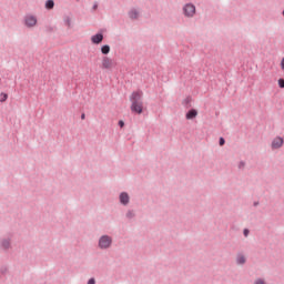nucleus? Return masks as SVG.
I'll return each mask as SVG.
<instances>
[{"label":"nucleus","mask_w":284,"mask_h":284,"mask_svg":"<svg viewBox=\"0 0 284 284\" xmlns=\"http://www.w3.org/2000/svg\"><path fill=\"white\" fill-rule=\"evenodd\" d=\"M143 91H134L131 97V112L143 114Z\"/></svg>","instance_id":"f257e3e1"},{"label":"nucleus","mask_w":284,"mask_h":284,"mask_svg":"<svg viewBox=\"0 0 284 284\" xmlns=\"http://www.w3.org/2000/svg\"><path fill=\"white\" fill-rule=\"evenodd\" d=\"M110 245H112V237L104 235L100 239L99 247H101V250H108Z\"/></svg>","instance_id":"f03ea898"},{"label":"nucleus","mask_w":284,"mask_h":284,"mask_svg":"<svg viewBox=\"0 0 284 284\" xmlns=\"http://www.w3.org/2000/svg\"><path fill=\"white\" fill-rule=\"evenodd\" d=\"M183 11L185 17H192L193 14H196V7H194V4L189 3L183 8Z\"/></svg>","instance_id":"7ed1b4c3"},{"label":"nucleus","mask_w":284,"mask_h":284,"mask_svg":"<svg viewBox=\"0 0 284 284\" xmlns=\"http://www.w3.org/2000/svg\"><path fill=\"white\" fill-rule=\"evenodd\" d=\"M112 59H110L109 57H103L102 58V62H101V68L102 70H110L112 69Z\"/></svg>","instance_id":"20e7f679"},{"label":"nucleus","mask_w":284,"mask_h":284,"mask_svg":"<svg viewBox=\"0 0 284 284\" xmlns=\"http://www.w3.org/2000/svg\"><path fill=\"white\" fill-rule=\"evenodd\" d=\"M283 143H284L283 138L277 136V138H275V139L272 141V149H273V150H278L280 148H283Z\"/></svg>","instance_id":"39448f33"},{"label":"nucleus","mask_w":284,"mask_h":284,"mask_svg":"<svg viewBox=\"0 0 284 284\" xmlns=\"http://www.w3.org/2000/svg\"><path fill=\"white\" fill-rule=\"evenodd\" d=\"M24 21L28 28H34L37 26V18L34 16H28Z\"/></svg>","instance_id":"423d86ee"},{"label":"nucleus","mask_w":284,"mask_h":284,"mask_svg":"<svg viewBox=\"0 0 284 284\" xmlns=\"http://www.w3.org/2000/svg\"><path fill=\"white\" fill-rule=\"evenodd\" d=\"M91 41L95 45H99V43H101L103 41V33H97L95 36H92Z\"/></svg>","instance_id":"0eeeda50"},{"label":"nucleus","mask_w":284,"mask_h":284,"mask_svg":"<svg viewBox=\"0 0 284 284\" xmlns=\"http://www.w3.org/2000/svg\"><path fill=\"white\" fill-rule=\"evenodd\" d=\"M120 202L122 203V205H128V203H130V195H128V193H121Z\"/></svg>","instance_id":"6e6552de"},{"label":"nucleus","mask_w":284,"mask_h":284,"mask_svg":"<svg viewBox=\"0 0 284 284\" xmlns=\"http://www.w3.org/2000/svg\"><path fill=\"white\" fill-rule=\"evenodd\" d=\"M197 115H199V112L195 109H193L186 113V119L187 120L196 119Z\"/></svg>","instance_id":"1a4fd4ad"},{"label":"nucleus","mask_w":284,"mask_h":284,"mask_svg":"<svg viewBox=\"0 0 284 284\" xmlns=\"http://www.w3.org/2000/svg\"><path fill=\"white\" fill-rule=\"evenodd\" d=\"M245 255H243V254H239L237 255V257H236V263L239 264V265H245Z\"/></svg>","instance_id":"9d476101"},{"label":"nucleus","mask_w":284,"mask_h":284,"mask_svg":"<svg viewBox=\"0 0 284 284\" xmlns=\"http://www.w3.org/2000/svg\"><path fill=\"white\" fill-rule=\"evenodd\" d=\"M101 52L102 54H110V45L108 44L102 45Z\"/></svg>","instance_id":"9b49d317"},{"label":"nucleus","mask_w":284,"mask_h":284,"mask_svg":"<svg viewBox=\"0 0 284 284\" xmlns=\"http://www.w3.org/2000/svg\"><path fill=\"white\" fill-rule=\"evenodd\" d=\"M45 8L47 10H52V8H54V1L48 0L45 3Z\"/></svg>","instance_id":"f8f14e48"},{"label":"nucleus","mask_w":284,"mask_h":284,"mask_svg":"<svg viewBox=\"0 0 284 284\" xmlns=\"http://www.w3.org/2000/svg\"><path fill=\"white\" fill-rule=\"evenodd\" d=\"M129 17L131 19H136V17H139V11L138 10H131L129 13Z\"/></svg>","instance_id":"ddd939ff"},{"label":"nucleus","mask_w":284,"mask_h":284,"mask_svg":"<svg viewBox=\"0 0 284 284\" xmlns=\"http://www.w3.org/2000/svg\"><path fill=\"white\" fill-rule=\"evenodd\" d=\"M2 246H4V248L10 247V241L4 240V241L2 242Z\"/></svg>","instance_id":"4468645a"},{"label":"nucleus","mask_w":284,"mask_h":284,"mask_svg":"<svg viewBox=\"0 0 284 284\" xmlns=\"http://www.w3.org/2000/svg\"><path fill=\"white\" fill-rule=\"evenodd\" d=\"M277 83H278L280 88H284V79H280L277 81Z\"/></svg>","instance_id":"2eb2a0df"},{"label":"nucleus","mask_w":284,"mask_h":284,"mask_svg":"<svg viewBox=\"0 0 284 284\" xmlns=\"http://www.w3.org/2000/svg\"><path fill=\"white\" fill-rule=\"evenodd\" d=\"M7 100H8V94L2 93V99L0 101L3 103V101H7Z\"/></svg>","instance_id":"dca6fc26"},{"label":"nucleus","mask_w":284,"mask_h":284,"mask_svg":"<svg viewBox=\"0 0 284 284\" xmlns=\"http://www.w3.org/2000/svg\"><path fill=\"white\" fill-rule=\"evenodd\" d=\"M254 284H265L263 280H256Z\"/></svg>","instance_id":"f3484780"},{"label":"nucleus","mask_w":284,"mask_h":284,"mask_svg":"<svg viewBox=\"0 0 284 284\" xmlns=\"http://www.w3.org/2000/svg\"><path fill=\"white\" fill-rule=\"evenodd\" d=\"M220 145H225V139L223 138L220 139Z\"/></svg>","instance_id":"a211bd4d"},{"label":"nucleus","mask_w":284,"mask_h":284,"mask_svg":"<svg viewBox=\"0 0 284 284\" xmlns=\"http://www.w3.org/2000/svg\"><path fill=\"white\" fill-rule=\"evenodd\" d=\"M250 231L247 229L244 230V236H248Z\"/></svg>","instance_id":"6ab92c4d"},{"label":"nucleus","mask_w":284,"mask_h":284,"mask_svg":"<svg viewBox=\"0 0 284 284\" xmlns=\"http://www.w3.org/2000/svg\"><path fill=\"white\" fill-rule=\"evenodd\" d=\"M94 283H95L94 278H90L88 282V284H94Z\"/></svg>","instance_id":"aec40b11"},{"label":"nucleus","mask_w":284,"mask_h":284,"mask_svg":"<svg viewBox=\"0 0 284 284\" xmlns=\"http://www.w3.org/2000/svg\"><path fill=\"white\" fill-rule=\"evenodd\" d=\"M119 125H120V128H123L125 125V123H123V121H120Z\"/></svg>","instance_id":"412c9836"},{"label":"nucleus","mask_w":284,"mask_h":284,"mask_svg":"<svg viewBox=\"0 0 284 284\" xmlns=\"http://www.w3.org/2000/svg\"><path fill=\"white\" fill-rule=\"evenodd\" d=\"M67 26H68V28H70V26H71L70 19L67 20Z\"/></svg>","instance_id":"4be33fe9"},{"label":"nucleus","mask_w":284,"mask_h":284,"mask_svg":"<svg viewBox=\"0 0 284 284\" xmlns=\"http://www.w3.org/2000/svg\"><path fill=\"white\" fill-rule=\"evenodd\" d=\"M81 119H82V120L85 119V113H82V114H81Z\"/></svg>","instance_id":"5701e85b"},{"label":"nucleus","mask_w":284,"mask_h":284,"mask_svg":"<svg viewBox=\"0 0 284 284\" xmlns=\"http://www.w3.org/2000/svg\"><path fill=\"white\" fill-rule=\"evenodd\" d=\"M128 216H129V219L132 217V212H129V213H128Z\"/></svg>","instance_id":"b1692460"},{"label":"nucleus","mask_w":284,"mask_h":284,"mask_svg":"<svg viewBox=\"0 0 284 284\" xmlns=\"http://www.w3.org/2000/svg\"><path fill=\"white\" fill-rule=\"evenodd\" d=\"M97 8H98V6H97V4H94V6H93V10H97Z\"/></svg>","instance_id":"393cba45"}]
</instances>
